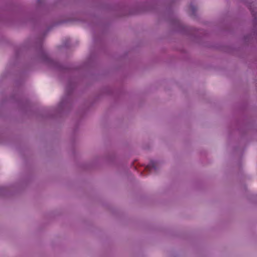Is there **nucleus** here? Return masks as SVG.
I'll use <instances>...</instances> for the list:
<instances>
[{"label":"nucleus","instance_id":"obj_1","mask_svg":"<svg viewBox=\"0 0 257 257\" xmlns=\"http://www.w3.org/2000/svg\"><path fill=\"white\" fill-rule=\"evenodd\" d=\"M147 171H151L152 170H157V163L155 161H151L150 163L145 168Z\"/></svg>","mask_w":257,"mask_h":257},{"label":"nucleus","instance_id":"obj_5","mask_svg":"<svg viewBox=\"0 0 257 257\" xmlns=\"http://www.w3.org/2000/svg\"><path fill=\"white\" fill-rule=\"evenodd\" d=\"M40 1H41V0H38V3H41V2H40Z\"/></svg>","mask_w":257,"mask_h":257},{"label":"nucleus","instance_id":"obj_4","mask_svg":"<svg viewBox=\"0 0 257 257\" xmlns=\"http://www.w3.org/2000/svg\"><path fill=\"white\" fill-rule=\"evenodd\" d=\"M251 13L252 16L254 17V19L255 20V21H257V17L255 16V14L254 13V12L253 11H251Z\"/></svg>","mask_w":257,"mask_h":257},{"label":"nucleus","instance_id":"obj_3","mask_svg":"<svg viewBox=\"0 0 257 257\" xmlns=\"http://www.w3.org/2000/svg\"><path fill=\"white\" fill-rule=\"evenodd\" d=\"M190 10L191 12V14L192 15H195V13L196 12V8L195 6H193V5H190Z\"/></svg>","mask_w":257,"mask_h":257},{"label":"nucleus","instance_id":"obj_2","mask_svg":"<svg viewBox=\"0 0 257 257\" xmlns=\"http://www.w3.org/2000/svg\"><path fill=\"white\" fill-rule=\"evenodd\" d=\"M40 55L41 58L44 62H50L51 61V60L49 57L47 53L45 51L42 50Z\"/></svg>","mask_w":257,"mask_h":257}]
</instances>
